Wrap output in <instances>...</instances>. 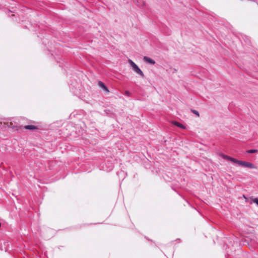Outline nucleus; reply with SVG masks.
Masks as SVG:
<instances>
[{
  "label": "nucleus",
  "instance_id": "obj_1",
  "mask_svg": "<svg viewBox=\"0 0 258 258\" xmlns=\"http://www.w3.org/2000/svg\"><path fill=\"white\" fill-rule=\"evenodd\" d=\"M220 155L224 159L229 160L234 163H236L238 165L242 167H247L251 169H257V167L252 163L249 162H246L241 160H238L235 158H232L230 156L225 155L223 154H220Z\"/></svg>",
  "mask_w": 258,
  "mask_h": 258
},
{
  "label": "nucleus",
  "instance_id": "obj_2",
  "mask_svg": "<svg viewBox=\"0 0 258 258\" xmlns=\"http://www.w3.org/2000/svg\"><path fill=\"white\" fill-rule=\"evenodd\" d=\"M128 62L132 67V69L134 70L135 72H136L137 74L140 75V76L144 77V75L143 72L140 70V69L138 67V66L133 62L132 60L129 59Z\"/></svg>",
  "mask_w": 258,
  "mask_h": 258
},
{
  "label": "nucleus",
  "instance_id": "obj_3",
  "mask_svg": "<svg viewBox=\"0 0 258 258\" xmlns=\"http://www.w3.org/2000/svg\"><path fill=\"white\" fill-rule=\"evenodd\" d=\"M143 59L145 61H146L147 63H150L152 64H154L155 63V61L153 59H151V58H150L149 57L144 56L143 58Z\"/></svg>",
  "mask_w": 258,
  "mask_h": 258
},
{
  "label": "nucleus",
  "instance_id": "obj_4",
  "mask_svg": "<svg viewBox=\"0 0 258 258\" xmlns=\"http://www.w3.org/2000/svg\"><path fill=\"white\" fill-rule=\"evenodd\" d=\"M98 85L100 87L102 88L105 91L108 92L109 90L105 85L101 81L98 82Z\"/></svg>",
  "mask_w": 258,
  "mask_h": 258
},
{
  "label": "nucleus",
  "instance_id": "obj_5",
  "mask_svg": "<svg viewBox=\"0 0 258 258\" xmlns=\"http://www.w3.org/2000/svg\"><path fill=\"white\" fill-rule=\"evenodd\" d=\"M172 123L173 124H174L175 125H176L180 128H183V129L185 128V126L183 125H182V124H181L180 123H179L177 121H173L172 122Z\"/></svg>",
  "mask_w": 258,
  "mask_h": 258
},
{
  "label": "nucleus",
  "instance_id": "obj_6",
  "mask_svg": "<svg viewBox=\"0 0 258 258\" xmlns=\"http://www.w3.org/2000/svg\"><path fill=\"white\" fill-rule=\"evenodd\" d=\"M24 128L26 130H35L37 128L36 126L33 125H28L24 126Z\"/></svg>",
  "mask_w": 258,
  "mask_h": 258
},
{
  "label": "nucleus",
  "instance_id": "obj_7",
  "mask_svg": "<svg viewBox=\"0 0 258 258\" xmlns=\"http://www.w3.org/2000/svg\"><path fill=\"white\" fill-rule=\"evenodd\" d=\"M246 153L249 154L257 153H258V150L256 149L248 150L246 151Z\"/></svg>",
  "mask_w": 258,
  "mask_h": 258
},
{
  "label": "nucleus",
  "instance_id": "obj_8",
  "mask_svg": "<svg viewBox=\"0 0 258 258\" xmlns=\"http://www.w3.org/2000/svg\"><path fill=\"white\" fill-rule=\"evenodd\" d=\"M191 112L194 113L195 114H196V115H197L198 117L200 116V114H199V113L198 111L196 110H193L192 109L191 110Z\"/></svg>",
  "mask_w": 258,
  "mask_h": 258
},
{
  "label": "nucleus",
  "instance_id": "obj_9",
  "mask_svg": "<svg viewBox=\"0 0 258 258\" xmlns=\"http://www.w3.org/2000/svg\"><path fill=\"white\" fill-rule=\"evenodd\" d=\"M252 201L253 202H254L257 205H258V199H257V198L252 199Z\"/></svg>",
  "mask_w": 258,
  "mask_h": 258
},
{
  "label": "nucleus",
  "instance_id": "obj_10",
  "mask_svg": "<svg viewBox=\"0 0 258 258\" xmlns=\"http://www.w3.org/2000/svg\"><path fill=\"white\" fill-rule=\"evenodd\" d=\"M125 95H126L129 96V95H130V92H129V91H125Z\"/></svg>",
  "mask_w": 258,
  "mask_h": 258
}]
</instances>
